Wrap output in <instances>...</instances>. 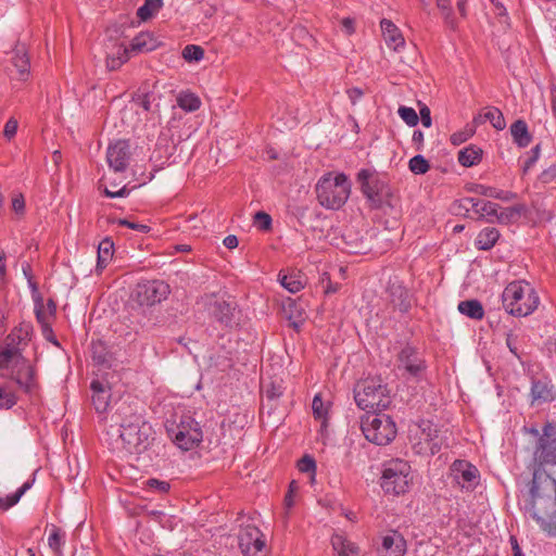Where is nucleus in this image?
Wrapping results in <instances>:
<instances>
[{"instance_id":"1","label":"nucleus","mask_w":556,"mask_h":556,"mask_svg":"<svg viewBox=\"0 0 556 556\" xmlns=\"http://www.w3.org/2000/svg\"><path fill=\"white\" fill-rule=\"evenodd\" d=\"M519 504L543 531L556 536V477L539 476L535 485L522 492Z\"/></svg>"},{"instance_id":"2","label":"nucleus","mask_w":556,"mask_h":556,"mask_svg":"<svg viewBox=\"0 0 556 556\" xmlns=\"http://www.w3.org/2000/svg\"><path fill=\"white\" fill-rule=\"evenodd\" d=\"M556 466V426L547 422L544 425L542 434L540 435L533 451V457L529 464L532 471V480L528 483L535 485L539 476L554 477V472L549 469Z\"/></svg>"},{"instance_id":"3","label":"nucleus","mask_w":556,"mask_h":556,"mask_svg":"<svg viewBox=\"0 0 556 556\" xmlns=\"http://www.w3.org/2000/svg\"><path fill=\"white\" fill-rule=\"evenodd\" d=\"M356 405L367 412L383 410L392 402L389 386L381 377H370L358 381L354 387Z\"/></svg>"},{"instance_id":"4","label":"nucleus","mask_w":556,"mask_h":556,"mask_svg":"<svg viewBox=\"0 0 556 556\" xmlns=\"http://www.w3.org/2000/svg\"><path fill=\"white\" fill-rule=\"evenodd\" d=\"M351 181L344 173H327L316 184L319 204L328 210H339L351 193Z\"/></svg>"},{"instance_id":"5","label":"nucleus","mask_w":556,"mask_h":556,"mask_svg":"<svg viewBox=\"0 0 556 556\" xmlns=\"http://www.w3.org/2000/svg\"><path fill=\"white\" fill-rule=\"evenodd\" d=\"M505 311L514 316L526 317L532 314L540 299L533 287L525 281H513L506 286L502 293Z\"/></svg>"},{"instance_id":"6","label":"nucleus","mask_w":556,"mask_h":556,"mask_svg":"<svg viewBox=\"0 0 556 556\" xmlns=\"http://www.w3.org/2000/svg\"><path fill=\"white\" fill-rule=\"evenodd\" d=\"M412 481V468L408 462L394 458L383 464L380 485L384 493L400 495L407 492Z\"/></svg>"},{"instance_id":"7","label":"nucleus","mask_w":556,"mask_h":556,"mask_svg":"<svg viewBox=\"0 0 556 556\" xmlns=\"http://www.w3.org/2000/svg\"><path fill=\"white\" fill-rule=\"evenodd\" d=\"M356 181L359 184L363 195L374 210L381 208L384 200L391 195V189L384 176L379 174L376 169H359L356 175Z\"/></svg>"},{"instance_id":"8","label":"nucleus","mask_w":556,"mask_h":556,"mask_svg":"<svg viewBox=\"0 0 556 556\" xmlns=\"http://www.w3.org/2000/svg\"><path fill=\"white\" fill-rule=\"evenodd\" d=\"M365 438L376 445H387L396 435V426L387 414H368L361 420Z\"/></svg>"},{"instance_id":"9","label":"nucleus","mask_w":556,"mask_h":556,"mask_svg":"<svg viewBox=\"0 0 556 556\" xmlns=\"http://www.w3.org/2000/svg\"><path fill=\"white\" fill-rule=\"evenodd\" d=\"M151 426L140 416H135L134 421L122 422L119 438L123 447L129 454H141L150 444Z\"/></svg>"},{"instance_id":"10","label":"nucleus","mask_w":556,"mask_h":556,"mask_svg":"<svg viewBox=\"0 0 556 556\" xmlns=\"http://www.w3.org/2000/svg\"><path fill=\"white\" fill-rule=\"evenodd\" d=\"M0 376L14 381L25 393L33 394L38 389L35 368L25 357L12 362L0 370Z\"/></svg>"},{"instance_id":"11","label":"nucleus","mask_w":556,"mask_h":556,"mask_svg":"<svg viewBox=\"0 0 556 556\" xmlns=\"http://www.w3.org/2000/svg\"><path fill=\"white\" fill-rule=\"evenodd\" d=\"M414 447L418 454L435 455L444 444L442 430L430 420H422L416 431Z\"/></svg>"},{"instance_id":"12","label":"nucleus","mask_w":556,"mask_h":556,"mask_svg":"<svg viewBox=\"0 0 556 556\" xmlns=\"http://www.w3.org/2000/svg\"><path fill=\"white\" fill-rule=\"evenodd\" d=\"M30 326L21 325L15 327L4 339L3 344L0 346V370L8 368V366L20 358H23L20 345L29 340Z\"/></svg>"},{"instance_id":"13","label":"nucleus","mask_w":556,"mask_h":556,"mask_svg":"<svg viewBox=\"0 0 556 556\" xmlns=\"http://www.w3.org/2000/svg\"><path fill=\"white\" fill-rule=\"evenodd\" d=\"M168 431L170 432L173 442L184 451L194 448L203 438L199 422L189 416L184 417L175 428Z\"/></svg>"},{"instance_id":"14","label":"nucleus","mask_w":556,"mask_h":556,"mask_svg":"<svg viewBox=\"0 0 556 556\" xmlns=\"http://www.w3.org/2000/svg\"><path fill=\"white\" fill-rule=\"evenodd\" d=\"M396 366L406 375L419 378L427 368L426 361L419 350L408 343L403 345L396 355Z\"/></svg>"},{"instance_id":"15","label":"nucleus","mask_w":556,"mask_h":556,"mask_svg":"<svg viewBox=\"0 0 556 556\" xmlns=\"http://www.w3.org/2000/svg\"><path fill=\"white\" fill-rule=\"evenodd\" d=\"M169 286L163 280H148L137 285L135 299L140 305L152 306L169 294Z\"/></svg>"},{"instance_id":"16","label":"nucleus","mask_w":556,"mask_h":556,"mask_svg":"<svg viewBox=\"0 0 556 556\" xmlns=\"http://www.w3.org/2000/svg\"><path fill=\"white\" fill-rule=\"evenodd\" d=\"M238 540L244 556H265V541L257 527L249 525L242 528Z\"/></svg>"},{"instance_id":"17","label":"nucleus","mask_w":556,"mask_h":556,"mask_svg":"<svg viewBox=\"0 0 556 556\" xmlns=\"http://www.w3.org/2000/svg\"><path fill=\"white\" fill-rule=\"evenodd\" d=\"M453 481L462 489L471 491L479 483V470L476 466L464 459H457L451 465Z\"/></svg>"},{"instance_id":"18","label":"nucleus","mask_w":556,"mask_h":556,"mask_svg":"<svg viewBox=\"0 0 556 556\" xmlns=\"http://www.w3.org/2000/svg\"><path fill=\"white\" fill-rule=\"evenodd\" d=\"M130 156V144L127 140H117L108 147L106 162L115 173H123L127 169Z\"/></svg>"},{"instance_id":"19","label":"nucleus","mask_w":556,"mask_h":556,"mask_svg":"<svg viewBox=\"0 0 556 556\" xmlns=\"http://www.w3.org/2000/svg\"><path fill=\"white\" fill-rule=\"evenodd\" d=\"M387 293L394 309L407 313L412 308L414 302L413 294L397 278L389 280Z\"/></svg>"},{"instance_id":"20","label":"nucleus","mask_w":556,"mask_h":556,"mask_svg":"<svg viewBox=\"0 0 556 556\" xmlns=\"http://www.w3.org/2000/svg\"><path fill=\"white\" fill-rule=\"evenodd\" d=\"M378 553L379 556H404L406 553V541L397 531H390L382 536Z\"/></svg>"},{"instance_id":"21","label":"nucleus","mask_w":556,"mask_h":556,"mask_svg":"<svg viewBox=\"0 0 556 556\" xmlns=\"http://www.w3.org/2000/svg\"><path fill=\"white\" fill-rule=\"evenodd\" d=\"M530 396L532 403H546L556 399V390L552 381L547 378L533 379Z\"/></svg>"},{"instance_id":"22","label":"nucleus","mask_w":556,"mask_h":556,"mask_svg":"<svg viewBox=\"0 0 556 556\" xmlns=\"http://www.w3.org/2000/svg\"><path fill=\"white\" fill-rule=\"evenodd\" d=\"M380 27L386 45L390 49L399 51L401 48H404L405 39L399 27L392 21L387 18L381 20Z\"/></svg>"},{"instance_id":"23","label":"nucleus","mask_w":556,"mask_h":556,"mask_svg":"<svg viewBox=\"0 0 556 556\" xmlns=\"http://www.w3.org/2000/svg\"><path fill=\"white\" fill-rule=\"evenodd\" d=\"M35 314H36L37 321L41 326V332H42L43 338L47 341L59 346L60 344L53 333L50 319L48 318V315L45 312V303H43V299L41 295L35 296Z\"/></svg>"},{"instance_id":"24","label":"nucleus","mask_w":556,"mask_h":556,"mask_svg":"<svg viewBox=\"0 0 556 556\" xmlns=\"http://www.w3.org/2000/svg\"><path fill=\"white\" fill-rule=\"evenodd\" d=\"M211 314L220 325L232 327L236 307L226 301L215 300L211 303Z\"/></svg>"},{"instance_id":"25","label":"nucleus","mask_w":556,"mask_h":556,"mask_svg":"<svg viewBox=\"0 0 556 556\" xmlns=\"http://www.w3.org/2000/svg\"><path fill=\"white\" fill-rule=\"evenodd\" d=\"M90 389L92 391L91 401L96 410L98 413L105 412L111 396L110 389L99 380H93L90 384Z\"/></svg>"},{"instance_id":"26","label":"nucleus","mask_w":556,"mask_h":556,"mask_svg":"<svg viewBox=\"0 0 556 556\" xmlns=\"http://www.w3.org/2000/svg\"><path fill=\"white\" fill-rule=\"evenodd\" d=\"M331 545L338 556H358L359 554V547L340 533L332 535Z\"/></svg>"},{"instance_id":"27","label":"nucleus","mask_w":556,"mask_h":556,"mask_svg":"<svg viewBox=\"0 0 556 556\" xmlns=\"http://www.w3.org/2000/svg\"><path fill=\"white\" fill-rule=\"evenodd\" d=\"M509 130L514 142L518 147L526 148L530 144L532 136L529 132L528 125L525 121L517 119L510 125Z\"/></svg>"},{"instance_id":"28","label":"nucleus","mask_w":556,"mask_h":556,"mask_svg":"<svg viewBox=\"0 0 556 556\" xmlns=\"http://www.w3.org/2000/svg\"><path fill=\"white\" fill-rule=\"evenodd\" d=\"M500 238V231L495 227L483 228L477 236L475 245L478 250H491Z\"/></svg>"},{"instance_id":"29","label":"nucleus","mask_w":556,"mask_h":556,"mask_svg":"<svg viewBox=\"0 0 556 556\" xmlns=\"http://www.w3.org/2000/svg\"><path fill=\"white\" fill-rule=\"evenodd\" d=\"M114 242L110 238H104L98 245L97 252V271H102L113 257Z\"/></svg>"},{"instance_id":"30","label":"nucleus","mask_w":556,"mask_h":556,"mask_svg":"<svg viewBox=\"0 0 556 556\" xmlns=\"http://www.w3.org/2000/svg\"><path fill=\"white\" fill-rule=\"evenodd\" d=\"M482 149L475 144H470L458 152V162L465 167L477 165L482 159Z\"/></svg>"},{"instance_id":"31","label":"nucleus","mask_w":556,"mask_h":556,"mask_svg":"<svg viewBox=\"0 0 556 556\" xmlns=\"http://www.w3.org/2000/svg\"><path fill=\"white\" fill-rule=\"evenodd\" d=\"M12 62L16 67L21 79H25L29 74V58L24 46H16L13 51Z\"/></svg>"},{"instance_id":"32","label":"nucleus","mask_w":556,"mask_h":556,"mask_svg":"<svg viewBox=\"0 0 556 556\" xmlns=\"http://www.w3.org/2000/svg\"><path fill=\"white\" fill-rule=\"evenodd\" d=\"M526 212L523 204H517L510 207H501L497 211L496 222L503 225H509L517 222Z\"/></svg>"},{"instance_id":"33","label":"nucleus","mask_w":556,"mask_h":556,"mask_svg":"<svg viewBox=\"0 0 556 556\" xmlns=\"http://www.w3.org/2000/svg\"><path fill=\"white\" fill-rule=\"evenodd\" d=\"M33 483L34 479L26 481L12 494H4L0 491V509L7 510L17 504L23 494L31 488Z\"/></svg>"},{"instance_id":"34","label":"nucleus","mask_w":556,"mask_h":556,"mask_svg":"<svg viewBox=\"0 0 556 556\" xmlns=\"http://www.w3.org/2000/svg\"><path fill=\"white\" fill-rule=\"evenodd\" d=\"M458 311L460 314L476 320L482 319L484 315L483 306L478 300H466L459 302Z\"/></svg>"},{"instance_id":"35","label":"nucleus","mask_w":556,"mask_h":556,"mask_svg":"<svg viewBox=\"0 0 556 556\" xmlns=\"http://www.w3.org/2000/svg\"><path fill=\"white\" fill-rule=\"evenodd\" d=\"M154 48H155V45H154V40H153L151 34L140 33L132 39L130 47L128 49H129V53L130 52L140 53V52L151 51Z\"/></svg>"},{"instance_id":"36","label":"nucleus","mask_w":556,"mask_h":556,"mask_svg":"<svg viewBox=\"0 0 556 556\" xmlns=\"http://www.w3.org/2000/svg\"><path fill=\"white\" fill-rule=\"evenodd\" d=\"M500 208L501 206L497 203L479 199L475 214L478 215V218H485L489 223H494Z\"/></svg>"},{"instance_id":"37","label":"nucleus","mask_w":556,"mask_h":556,"mask_svg":"<svg viewBox=\"0 0 556 556\" xmlns=\"http://www.w3.org/2000/svg\"><path fill=\"white\" fill-rule=\"evenodd\" d=\"M129 60V49L123 45L117 47L115 53L108 55L106 67L110 71L118 70L124 63Z\"/></svg>"},{"instance_id":"38","label":"nucleus","mask_w":556,"mask_h":556,"mask_svg":"<svg viewBox=\"0 0 556 556\" xmlns=\"http://www.w3.org/2000/svg\"><path fill=\"white\" fill-rule=\"evenodd\" d=\"M65 544V533L58 528L56 526L52 525L50 534L48 536V545L49 547L54 552L55 555L62 556V547Z\"/></svg>"},{"instance_id":"39","label":"nucleus","mask_w":556,"mask_h":556,"mask_svg":"<svg viewBox=\"0 0 556 556\" xmlns=\"http://www.w3.org/2000/svg\"><path fill=\"white\" fill-rule=\"evenodd\" d=\"M177 104L186 112H194L200 109L201 100L192 92H180L177 97Z\"/></svg>"},{"instance_id":"40","label":"nucleus","mask_w":556,"mask_h":556,"mask_svg":"<svg viewBox=\"0 0 556 556\" xmlns=\"http://www.w3.org/2000/svg\"><path fill=\"white\" fill-rule=\"evenodd\" d=\"M279 281L281 286L290 293H298L304 288V281L298 274H279Z\"/></svg>"},{"instance_id":"41","label":"nucleus","mask_w":556,"mask_h":556,"mask_svg":"<svg viewBox=\"0 0 556 556\" xmlns=\"http://www.w3.org/2000/svg\"><path fill=\"white\" fill-rule=\"evenodd\" d=\"M162 7V0H144V3L137 10V16L141 21H148L156 14Z\"/></svg>"},{"instance_id":"42","label":"nucleus","mask_w":556,"mask_h":556,"mask_svg":"<svg viewBox=\"0 0 556 556\" xmlns=\"http://www.w3.org/2000/svg\"><path fill=\"white\" fill-rule=\"evenodd\" d=\"M484 118L491 123L496 130H503L506 127V122L501 110L494 106L486 109Z\"/></svg>"},{"instance_id":"43","label":"nucleus","mask_w":556,"mask_h":556,"mask_svg":"<svg viewBox=\"0 0 556 556\" xmlns=\"http://www.w3.org/2000/svg\"><path fill=\"white\" fill-rule=\"evenodd\" d=\"M408 167L412 173L422 175L429 170L430 165L421 154H417L409 160Z\"/></svg>"},{"instance_id":"44","label":"nucleus","mask_w":556,"mask_h":556,"mask_svg":"<svg viewBox=\"0 0 556 556\" xmlns=\"http://www.w3.org/2000/svg\"><path fill=\"white\" fill-rule=\"evenodd\" d=\"M204 56V50L197 45H188L182 50V58L187 62H199Z\"/></svg>"},{"instance_id":"45","label":"nucleus","mask_w":556,"mask_h":556,"mask_svg":"<svg viewBox=\"0 0 556 556\" xmlns=\"http://www.w3.org/2000/svg\"><path fill=\"white\" fill-rule=\"evenodd\" d=\"M400 117L410 127L418 124L419 117L413 108L401 105L397 110Z\"/></svg>"},{"instance_id":"46","label":"nucleus","mask_w":556,"mask_h":556,"mask_svg":"<svg viewBox=\"0 0 556 556\" xmlns=\"http://www.w3.org/2000/svg\"><path fill=\"white\" fill-rule=\"evenodd\" d=\"M16 401L14 392L0 386V409H10L16 404Z\"/></svg>"},{"instance_id":"47","label":"nucleus","mask_w":556,"mask_h":556,"mask_svg":"<svg viewBox=\"0 0 556 556\" xmlns=\"http://www.w3.org/2000/svg\"><path fill=\"white\" fill-rule=\"evenodd\" d=\"M475 135V129L472 127H465L464 129L456 131L451 135V143L454 146H459L464 142H466L468 139H470Z\"/></svg>"},{"instance_id":"48","label":"nucleus","mask_w":556,"mask_h":556,"mask_svg":"<svg viewBox=\"0 0 556 556\" xmlns=\"http://www.w3.org/2000/svg\"><path fill=\"white\" fill-rule=\"evenodd\" d=\"M144 484L148 490H151L159 494L167 493L170 488V485L167 481H163V480H159V479H154V478L148 479L144 482Z\"/></svg>"},{"instance_id":"49","label":"nucleus","mask_w":556,"mask_h":556,"mask_svg":"<svg viewBox=\"0 0 556 556\" xmlns=\"http://www.w3.org/2000/svg\"><path fill=\"white\" fill-rule=\"evenodd\" d=\"M443 15V20H444V23L445 25L452 29V30H456L457 29V21H456V17L454 15V10L452 8L451 4H447L443 8H440L439 9Z\"/></svg>"},{"instance_id":"50","label":"nucleus","mask_w":556,"mask_h":556,"mask_svg":"<svg viewBox=\"0 0 556 556\" xmlns=\"http://www.w3.org/2000/svg\"><path fill=\"white\" fill-rule=\"evenodd\" d=\"M271 217L269 214L260 211L254 215V224L260 230L267 231L271 228Z\"/></svg>"},{"instance_id":"51","label":"nucleus","mask_w":556,"mask_h":556,"mask_svg":"<svg viewBox=\"0 0 556 556\" xmlns=\"http://www.w3.org/2000/svg\"><path fill=\"white\" fill-rule=\"evenodd\" d=\"M298 469L301 472H307L315 475L316 471V462L315 459L309 455H304L299 462H298Z\"/></svg>"},{"instance_id":"52","label":"nucleus","mask_w":556,"mask_h":556,"mask_svg":"<svg viewBox=\"0 0 556 556\" xmlns=\"http://www.w3.org/2000/svg\"><path fill=\"white\" fill-rule=\"evenodd\" d=\"M264 393L267 400H276L282 395V389L279 384L275 382H270L268 384H263Z\"/></svg>"},{"instance_id":"53","label":"nucleus","mask_w":556,"mask_h":556,"mask_svg":"<svg viewBox=\"0 0 556 556\" xmlns=\"http://www.w3.org/2000/svg\"><path fill=\"white\" fill-rule=\"evenodd\" d=\"M312 409L315 418L323 419L327 414V409L324 406V402L319 394H316L313 399Z\"/></svg>"},{"instance_id":"54","label":"nucleus","mask_w":556,"mask_h":556,"mask_svg":"<svg viewBox=\"0 0 556 556\" xmlns=\"http://www.w3.org/2000/svg\"><path fill=\"white\" fill-rule=\"evenodd\" d=\"M103 192L108 198H125L129 194L130 190L126 186L117 189V185L112 184L111 188L105 187Z\"/></svg>"},{"instance_id":"55","label":"nucleus","mask_w":556,"mask_h":556,"mask_svg":"<svg viewBox=\"0 0 556 556\" xmlns=\"http://www.w3.org/2000/svg\"><path fill=\"white\" fill-rule=\"evenodd\" d=\"M506 344L509 351L517 357L521 358L519 350H518V336L514 332H508L506 334Z\"/></svg>"},{"instance_id":"56","label":"nucleus","mask_w":556,"mask_h":556,"mask_svg":"<svg viewBox=\"0 0 556 556\" xmlns=\"http://www.w3.org/2000/svg\"><path fill=\"white\" fill-rule=\"evenodd\" d=\"M540 156V144H536L531 149L529 156L523 163V173H527L539 160Z\"/></svg>"},{"instance_id":"57","label":"nucleus","mask_w":556,"mask_h":556,"mask_svg":"<svg viewBox=\"0 0 556 556\" xmlns=\"http://www.w3.org/2000/svg\"><path fill=\"white\" fill-rule=\"evenodd\" d=\"M118 225L128 227L142 233H147L150 231V227L148 225L134 223L128 219H119Z\"/></svg>"},{"instance_id":"58","label":"nucleus","mask_w":556,"mask_h":556,"mask_svg":"<svg viewBox=\"0 0 556 556\" xmlns=\"http://www.w3.org/2000/svg\"><path fill=\"white\" fill-rule=\"evenodd\" d=\"M17 127H18L17 121L15 118H10L4 125V129H3L4 137L8 138L9 140L12 139L16 135Z\"/></svg>"},{"instance_id":"59","label":"nucleus","mask_w":556,"mask_h":556,"mask_svg":"<svg viewBox=\"0 0 556 556\" xmlns=\"http://www.w3.org/2000/svg\"><path fill=\"white\" fill-rule=\"evenodd\" d=\"M12 210L16 214H18V215H23L24 214V212H25V200H24L23 194H16L12 199Z\"/></svg>"},{"instance_id":"60","label":"nucleus","mask_w":556,"mask_h":556,"mask_svg":"<svg viewBox=\"0 0 556 556\" xmlns=\"http://www.w3.org/2000/svg\"><path fill=\"white\" fill-rule=\"evenodd\" d=\"M479 199L476 198H464L459 201V206L464 208L466 212L472 211L476 212L478 206Z\"/></svg>"},{"instance_id":"61","label":"nucleus","mask_w":556,"mask_h":556,"mask_svg":"<svg viewBox=\"0 0 556 556\" xmlns=\"http://www.w3.org/2000/svg\"><path fill=\"white\" fill-rule=\"evenodd\" d=\"M495 189L494 187H490V186H484V185H476L473 188H472V191L480 194V195H483V197H488V198H494V193H495Z\"/></svg>"},{"instance_id":"62","label":"nucleus","mask_w":556,"mask_h":556,"mask_svg":"<svg viewBox=\"0 0 556 556\" xmlns=\"http://www.w3.org/2000/svg\"><path fill=\"white\" fill-rule=\"evenodd\" d=\"M419 114H420L421 124L425 127L429 128L431 126V124H432L430 109L427 105H422L419 109Z\"/></svg>"},{"instance_id":"63","label":"nucleus","mask_w":556,"mask_h":556,"mask_svg":"<svg viewBox=\"0 0 556 556\" xmlns=\"http://www.w3.org/2000/svg\"><path fill=\"white\" fill-rule=\"evenodd\" d=\"M491 2L494 5L495 14L500 17H504L505 18L504 22L508 23L509 17H508L507 10L504 7V4L497 0H491Z\"/></svg>"},{"instance_id":"64","label":"nucleus","mask_w":556,"mask_h":556,"mask_svg":"<svg viewBox=\"0 0 556 556\" xmlns=\"http://www.w3.org/2000/svg\"><path fill=\"white\" fill-rule=\"evenodd\" d=\"M363 90L357 87L348 90V97L352 104H355L363 97Z\"/></svg>"}]
</instances>
